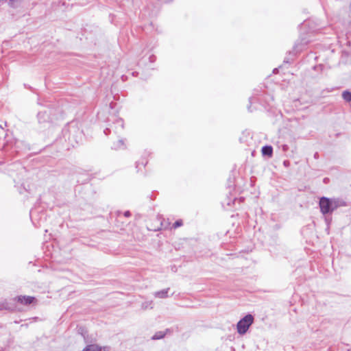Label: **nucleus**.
I'll list each match as a JSON object with an SVG mask.
<instances>
[{
	"instance_id": "nucleus-1",
	"label": "nucleus",
	"mask_w": 351,
	"mask_h": 351,
	"mask_svg": "<svg viewBox=\"0 0 351 351\" xmlns=\"http://www.w3.org/2000/svg\"><path fill=\"white\" fill-rule=\"evenodd\" d=\"M253 322L254 317L251 314L246 315L238 322L237 324V332L242 335L245 334Z\"/></svg>"
},
{
	"instance_id": "nucleus-2",
	"label": "nucleus",
	"mask_w": 351,
	"mask_h": 351,
	"mask_svg": "<svg viewBox=\"0 0 351 351\" xmlns=\"http://www.w3.org/2000/svg\"><path fill=\"white\" fill-rule=\"evenodd\" d=\"M320 211L323 215L332 213L337 208V205L329 198L322 197L319 199Z\"/></svg>"
},
{
	"instance_id": "nucleus-3",
	"label": "nucleus",
	"mask_w": 351,
	"mask_h": 351,
	"mask_svg": "<svg viewBox=\"0 0 351 351\" xmlns=\"http://www.w3.org/2000/svg\"><path fill=\"white\" fill-rule=\"evenodd\" d=\"M15 300L22 304L27 305L32 304L34 301L35 298L31 296L21 295L16 298Z\"/></svg>"
},
{
	"instance_id": "nucleus-4",
	"label": "nucleus",
	"mask_w": 351,
	"mask_h": 351,
	"mask_svg": "<svg viewBox=\"0 0 351 351\" xmlns=\"http://www.w3.org/2000/svg\"><path fill=\"white\" fill-rule=\"evenodd\" d=\"M109 346H100L97 344H89V351H109Z\"/></svg>"
},
{
	"instance_id": "nucleus-5",
	"label": "nucleus",
	"mask_w": 351,
	"mask_h": 351,
	"mask_svg": "<svg viewBox=\"0 0 351 351\" xmlns=\"http://www.w3.org/2000/svg\"><path fill=\"white\" fill-rule=\"evenodd\" d=\"M169 291V288L156 291L154 293V295L156 298H167L168 297V292Z\"/></svg>"
},
{
	"instance_id": "nucleus-6",
	"label": "nucleus",
	"mask_w": 351,
	"mask_h": 351,
	"mask_svg": "<svg viewBox=\"0 0 351 351\" xmlns=\"http://www.w3.org/2000/svg\"><path fill=\"white\" fill-rule=\"evenodd\" d=\"M262 154L263 156L271 157L273 154V148L270 145H265L262 147Z\"/></svg>"
},
{
	"instance_id": "nucleus-7",
	"label": "nucleus",
	"mask_w": 351,
	"mask_h": 351,
	"mask_svg": "<svg viewBox=\"0 0 351 351\" xmlns=\"http://www.w3.org/2000/svg\"><path fill=\"white\" fill-rule=\"evenodd\" d=\"M342 97L346 101H351V92L348 90L343 91L342 93Z\"/></svg>"
},
{
	"instance_id": "nucleus-8",
	"label": "nucleus",
	"mask_w": 351,
	"mask_h": 351,
	"mask_svg": "<svg viewBox=\"0 0 351 351\" xmlns=\"http://www.w3.org/2000/svg\"><path fill=\"white\" fill-rule=\"evenodd\" d=\"M165 337V333L162 331L157 332L153 337L152 339H160Z\"/></svg>"
},
{
	"instance_id": "nucleus-9",
	"label": "nucleus",
	"mask_w": 351,
	"mask_h": 351,
	"mask_svg": "<svg viewBox=\"0 0 351 351\" xmlns=\"http://www.w3.org/2000/svg\"><path fill=\"white\" fill-rule=\"evenodd\" d=\"M3 309H11V308L9 306L8 303L5 301L4 302H0V310Z\"/></svg>"
},
{
	"instance_id": "nucleus-10",
	"label": "nucleus",
	"mask_w": 351,
	"mask_h": 351,
	"mask_svg": "<svg viewBox=\"0 0 351 351\" xmlns=\"http://www.w3.org/2000/svg\"><path fill=\"white\" fill-rule=\"evenodd\" d=\"M182 226V221L181 219L180 220H177L173 224V228H177L178 227H180Z\"/></svg>"
},
{
	"instance_id": "nucleus-11",
	"label": "nucleus",
	"mask_w": 351,
	"mask_h": 351,
	"mask_svg": "<svg viewBox=\"0 0 351 351\" xmlns=\"http://www.w3.org/2000/svg\"><path fill=\"white\" fill-rule=\"evenodd\" d=\"M115 124H117L118 126H119L121 129L123 128V122L121 119H119L116 121Z\"/></svg>"
},
{
	"instance_id": "nucleus-12",
	"label": "nucleus",
	"mask_w": 351,
	"mask_h": 351,
	"mask_svg": "<svg viewBox=\"0 0 351 351\" xmlns=\"http://www.w3.org/2000/svg\"><path fill=\"white\" fill-rule=\"evenodd\" d=\"M152 305V302H145L142 304V307L143 308H147L149 306Z\"/></svg>"
},
{
	"instance_id": "nucleus-13",
	"label": "nucleus",
	"mask_w": 351,
	"mask_h": 351,
	"mask_svg": "<svg viewBox=\"0 0 351 351\" xmlns=\"http://www.w3.org/2000/svg\"><path fill=\"white\" fill-rule=\"evenodd\" d=\"M123 215L126 217H129L131 216V213L129 210L125 211Z\"/></svg>"
},
{
	"instance_id": "nucleus-14",
	"label": "nucleus",
	"mask_w": 351,
	"mask_h": 351,
	"mask_svg": "<svg viewBox=\"0 0 351 351\" xmlns=\"http://www.w3.org/2000/svg\"><path fill=\"white\" fill-rule=\"evenodd\" d=\"M111 132V129L110 128H106L104 132L105 133L106 135H108V134H110Z\"/></svg>"
},
{
	"instance_id": "nucleus-15",
	"label": "nucleus",
	"mask_w": 351,
	"mask_h": 351,
	"mask_svg": "<svg viewBox=\"0 0 351 351\" xmlns=\"http://www.w3.org/2000/svg\"><path fill=\"white\" fill-rule=\"evenodd\" d=\"M82 351H88V345L84 347Z\"/></svg>"
},
{
	"instance_id": "nucleus-16",
	"label": "nucleus",
	"mask_w": 351,
	"mask_h": 351,
	"mask_svg": "<svg viewBox=\"0 0 351 351\" xmlns=\"http://www.w3.org/2000/svg\"><path fill=\"white\" fill-rule=\"evenodd\" d=\"M288 163H289V161H287V160L284 161V165L285 166L287 165Z\"/></svg>"
},
{
	"instance_id": "nucleus-17",
	"label": "nucleus",
	"mask_w": 351,
	"mask_h": 351,
	"mask_svg": "<svg viewBox=\"0 0 351 351\" xmlns=\"http://www.w3.org/2000/svg\"><path fill=\"white\" fill-rule=\"evenodd\" d=\"M119 143L121 145H123V141H122V140H119Z\"/></svg>"
},
{
	"instance_id": "nucleus-18",
	"label": "nucleus",
	"mask_w": 351,
	"mask_h": 351,
	"mask_svg": "<svg viewBox=\"0 0 351 351\" xmlns=\"http://www.w3.org/2000/svg\"><path fill=\"white\" fill-rule=\"evenodd\" d=\"M315 157H317V153H315Z\"/></svg>"
},
{
	"instance_id": "nucleus-19",
	"label": "nucleus",
	"mask_w": 351,
	"mask_h": 351,
	"mask_svg": "<svg viewBox=\"0 0 351 351\" xmlns=\"http://www.w3.org/2000/svg\"><path fill=\"white\" fill-rule=\"evenodd\" d=\"M315 157H317V153H315Z\"/></svg>"
}]
</instances>
